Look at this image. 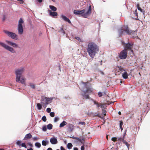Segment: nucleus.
Instances as JSON below:
<instances>
[{
  "label": "nucleus",
  "mask_w": 150,
  "mask_h": 150,
  "mask_svg": "<svg viewBox=\"0 0 150 150\" xmlns=\"http://www.w3.org/2000/svg\"><path fill=\"white\" fill-rule=\"evenodd\" d=\"M118 31L120 36H122V35H125V32H126L127 34L131 35L133 38L138 37L137 33V30L135 31L130 30L127 25L120 28L118 29Z\"/></svg>",
  "instance_id": "f257e3e1"
},
{
  "label": "nucleus",
  "mask_w": 150,
  "mask_h": 150,
  "mask_svg": "<svg viewBox=\"0 0 150 150\" xmlns=\"http://www.w3.org/2000/svg\"><path fill=\"white\" fill-rule=\"evenodd\" d=\"M99 47L98 46L93 42H89L88 46L87 51L90 56L92 58H93L96 54L99 51Z\"/></svg>",
  "instance_id": "f03ea898"
},
{
  "label": "nucleus",
  "mask_w": 150,
  "mask_h": 150,
  "mask_svg": "<svg viewBox=\"0 0 150 150\" xmlns=\"http://www.w3.org/2000/svg\"><path fill=\"white\" fill-rule=\"evenodd\" d=\"M25 71V68L24 67H21L16 69L15 71V74L16 75V82L21 83L22 84H25V79L23 78H21L22 74Z\"/></svg>",
  "instance_id": "7ed1b4c3"
},
{
  "label": "nucleus",
  "mask_w": 150,
  "mask_h": 150,
  "mask_svg": "<svg viewBox=\"0 0 150 150\" xmlns=\"http://www.w3.org/2000/svg\"><path fill=\"white\" fill-rule=\"evenodd\" d=\"M52 100L53 98H52L42 97L41 99V103L43 107L46 108L48 104L52 101Z\"/></svg>",
  "instance_id": "20e7f679"
},
{
  "label": "nucleus",
  "mask_w": 150,
  "mask_h": 150,
  "mask_svg": "<svg viewBox=\"0 0 150 150\" xmlns=\"http://www.w3.org/2000/svg\"><path fill=\"white\" fill-rule=\"evenodd\" d=\"M24 21L23 19L20 18L18 21L17 27L18 33L20 35H22L23 33V26L22 25Z\"/></svg>",
  "instance_id": "39448f33"
},
{
  "label": "nucleus",
  "mask_w": 150,
  "mask_h": 150,
  "mask_svg": "<svg viewBox=\"0 0 150 150\" xmlns=\"http://www.w3.org/2000/svg\"><path fill=\"white\" fill-rule=\"evenodd\" d=\"M86 11V10L83 9L81 10H79V14H82V16L84 18H86L87 16L90 15L91 13V6H89L87 11L84 13Z\"/></svg>",
  "instance_id": "423d86ee"
},
{
  "label": "nucleus",
  "mask_w": 150,
  "mask_h": 150,
  "mask_svg": "<svg viewBox=\"0 0 150 150\" xmlns=\"http://www.w3.org/2000/svg\"><path fill=\"white\" fill-rule=\"evenodd\" d=\"M0 46L12 53H16V51L14 48L6 45L4 43L0 42Z\"/></svg>",
  "instance_id": "0eeeda50"
},
{
  "label": "nucleus",
  "mask_w": 150,
  "mask_h": 150,
  "mask_svg": "<svg viewBox=\"0 0 150 150\" xmlns=\"http://www.w3.org/2000/svg\"><path fill=\"white\" fill-rule=\"evenodd\" d=\"M122 44L124 46L125 48L124 50H130L132 53H133V51L132 50L133 44L132 43H130L128 42L127 43H125L124 42H122Z\"/></svg>",
  "instance_id": "6e6552de"
},
{
  "label": "nucleus",
  "mask_w": 150,
  "mask_h": 150,
  "mask_svg": "<svg viewBox=\"0 0 150 150\" xmlns=\"http://www.w3.org/2000/svg\"><path fill=\"white\" fill-rule=\"evenodd\" d=\"M4 32L9 37L12 39L17 40L18 39V36L15 33L13 32H9L8 30H4Z\"/></svg>",
  "instance_id": "1a4fd4ad"
},
{
  "label": "nucleus",
  "mask_w": 150,
  "mask_h": 150,
  "mask_svg": "<svg viewBox=\"0 0 150 150\" xmlns=\"http://www.w3.org/2000/svg\"><path fill=\"white\" fill-rule=\"evenodd\" d=\"M81 83L84 85V86L86 88V90L84 91L85 93H88L90 94L93 91V89L92 88L87 87V84L90 83L88 82H84L83 81H82Z\"/></svg>",
  "instance_id": "9d476101"
},
{
  "label": "nucleus",
  "mask_w": 150,
  "mask_h": 150,
  "mask_svg": "<svg viewBox=\"0 0 150 150\" xmlns=\"http://www.w3.org/2000/svg\"><path fill=\"white\" fill-rule=\"evenodd\" d=\"M127 50L124 49L120 53L119 57L121 59H125L127 57Z\"/></svg>",
  "instance_id": "9b49d317"
},
{
  "label": "nucleus",
  "mask_w": 150,
  "mask_h": 150,
  "mask_svg": "<svg viewBox=\"0 0 150 150\" xmlns=\"http://www.w3.org/2000/svg\"><path fill=\"white\" fill-rule=\"evenodd\" d=\"M6 42L8 43V45H11L13 47L15 48H18V45L16 43H14L13 42H12L10 41L6 40Z\"/></svg>",
  "instance_id": "f8f14e48"
},
{
  "label": "nucleus",
  "mask_w": 150,
  "mask_h": 150,
  "mask_svg": "<svg viewBox=\"0 0 150 150\" xmlns=\"http://www.w3.org/2000/svg\"><path fill=\"white\" fill-rule=\"evenodd\" d=\"M68 130L70 132H71L74 129V125L71 124H69L67 125Z\"/></svg>",
  "instance_id": "ddd939ff"
},
{
  "label": "nucleus",
  "mask_w": 150,
  "mask_h": 150,
  "mask_svg": "<svg viewBox=\"0 0 150 150\" xmlns=\"http://www.w3.org/2000/svg\"><path fill=\"white\" fill-rule=\"evenodd\" d=\"M61 16L65 21L69 23L70 24L71 23V22L69 19L66 16L63 15H62Z\"/></svg>",
  "instance_id": "4468645a"
},
{
  "label": "nucleus",
  "mask_w": 150,
  "mask_h": 150,
  "mask_svg": "<svg viewBox=\"0 0 150 150\" xmlns=\"http://www.w3.org/2000/svg\"><path fill=\"white\" fill-rule=\"evenodd\" d=\"M83 93L81 94V95L83 96V99H88L89 98V95L86 94V93H85V91H83Z\"/></svg>",
  "instance_id": "2eb2a0df"
},
{
  "label": "nucleus",
  "mask_w": 150,
  "mask_h": 150,
  "mask_svg": "<svg viewBox=\"0 0 150 150\" xmlns=\"http://www.w3.org/2000/svg\"><path fill=\"white\" fill-rule=\"evenodd\" d=\"M50 15L52 17H54L57 15V13L55 11L52 12L51 10L49 11Z\"/></svg>",
  "instance_id": "dca6fc26"
},
{
  "label": "nucleus",
  "mask_w": 150,
  "mask_h": 150,
  "mask_svg": "<svg viewBox=\"0 0 150 150\" xmlns=\"http://www.w3.org/2000/svg\"><path fill=\"white\" fill-rule=\"evenodd\" d=\"M32 137V135L30 133H29L26 135L24 139L25 140H28L31 138Z\"/></svg>",
  "instance_id": "f3484780"
},
{
  "label": "nucleus",
  "mask_w": 150,
  "mask_h": 150,
  "mask_svg": "<svg viewBox=\"0 0 150 150\" xmlns=\"http://www.w3.org/2000/svg\"><path fill=\"white\" fill-rule=\"evenodd\" d=\"M67 124V122L65 121H63L59 125L60 127H64Z\"/></svg>",
  "instance_id": "a211bd4d"
},
{
  "label": "nucleus",
  "mask_w": 150,
  "mask_h": 150,
  "mask_svg": "<svg viewBox=\"0 0 150 150\" xmlns=\"http://www.w3.org/2000/svg\"><path fill=\"white\" fill-rule=\"evenodd\" d=\"M50 8L52 11H55L57 10V8L53 6L50 5Z\"/></svg>",
  "instance_id": "6ab92c4d"
},
{
  "label": "nucleus",
  "mask_w": 150,
  "mask_h": 150,
  "mask_svg": "<svg viewBox=\"0 0 150 150\" xmlns=\"http://www.w3.org/2000/svg\"><path fill=\"white\" fill-rule=\"evenodd\" d=\"M117 70H118V71L123 72L125 71L124 69L121 67H118L117 68Z\"/></svg>",
  "instance_id": "aec40b11"
},
{
  "label": "nucleus",
  "mask_w": 150,
  "mask_h": 150,
  "mask_svg": "<svg viewBox=\"0 0 150 150\" xmlns=\"http://www.w3.org/2000/svg\"><path fill=\"white\" fill-rule=\"evenodd\" d=\"M123 77L125 79L128 78V74L127 72H125L122 75Z\"/></svg>",
  "instance_id": "412c9836"
},
{
  "label": "nucleus",
  "mask_w": 150,
  "mask_h": 150,
  "mask_svg": "<svg viewBox=\"0 0 150 150\" xmlns=\"http://www.w3.org/2000/svg\"><path fill=\"white\" fill-rule=\"evenodd\" d=\"M73 145L71 143H68L67 145V147L68 149H70L72 148Z\"/></svg>",
  "instance_id": "4be33fe9"
},
{
  "label": "nucleus",
  "mask_w": 150,
  "mask_h": 150,
  "mask_svg": "<svg viewBox=\"0 0 150 150\" xmlns=\"http://www.w3.org/2000/svg\"><path fill=\"white\" fill-rule=\"evenodd\" d=\"M38 109L39 110H40L42 108V105L39 103H38L37 105Z\"/></svg>",
  "instance_id": "5701e85b"
},
{
  "label": "nucleus",
  "mask_w": 150,
  "mask_h": 150,
  "mask_svg": "<svg viewBox=\"0 0 150 150\" xmlns=\"http://www.w3.org/2000/svg\"><path fill=\"white\" fill-rule=\"evenodd\" d=\"M52 125L51 124H49L47 125V128L49 129H52Z\"/></svg>",
  "instance_id": "b1692460"
},
{
  "label": "nucleus",
  "mask_w": 150,
  "mask_h": 150,
  "mask_svg": "<svg viewBox=\"0 0 150 150\" xmlns=\"http://www.w3.org/2000/svg\"><path fill=\"white\" fill-rule=\"evenodd\" d=\"M120 129L122 130L123 129V128L122 127V126L123 125V122L122 121V120L120 121Z\"/></svg>",
  "instance_id": "393cba45"
},
{
  "label": "nucleus",
  "mask_w": 150,
  "mask_h": 150,
  "mask_svg": "<svg viewBox=\"0 0 150 150\" xmlns=\"http://www.w3.org/2000/svg\"><path fill=\"white\" fill-rule=\"evenodd\" d=\"M137 6L138 10H139L141 12H143V10L140 7L139 5V4H137Z\"/></svg>",
  "instance_id": "a878e982"
},
{
  "label": "nucleus",
  "mask_w": 150,
  "mask_h": 150,
  "mask_svg": "<svg viewBox=\"0 0 150 150\" xmlns=\"http://www.w3.org/2000/svg\"><path fill=\"white\" fill-rule=\"evenodd\" d=\"M29 85L33 89H35V85L32 84V83H30Z\"/></svg>",
  "instance_id": "bb28decb"
},
{
  "label": "nucleus",
  "mask_w": 150,
  "mask_h": 150,
  "mask_svg": "<svg viewBox=\"0 0 150 150\" xmlns=\"http://www.w3.org/2000/svg\"><path fill=\"white\" fill-rule=\"evenodd\" d=\"M35 146L38 148H40L41 147V144L39 142H36L35 144Z\"/></svg>",
  "instance_id": "cd10ccee"
},
{
  "label": "nucleus",
  "mask_w": 150,
  "mask_h": 150,
  "mask_svg": "<svg viewBox=\"0 0 150 150\" xmlns=\"http://www.w3.org/2000/svg\"><path fill=\"white\" fill-rule=\"evenodd\" d=\"M75 39H76V40H78L79 41V42H83V41H82V40L79 37H75Z\"/></svg>",
  "instance_id": "c85d7f7f"
},
{
  "label": "nucleus",
  "mask_w": 150,
  "mask_h": 150,
  "mask_svg": "<svg viewBox=\"0 0 150 150\" xmlns=\"http://www.w3.org/2000/svg\"><path fill=\"white\" fill-rule=\"evenodd\" d=\"M74 13L75 15H79V10H74Z\"/></svg>",
  "instance_id": "c756f323"
},
{
  "label": "nucleus",
  "mask_w": 150,
  "mask_h": 150,
  "mask_svg": "<svg viewBox=\"0 0 150 150\" xmlns=\"http://www.w3.org/2000/svg\"><path fill=\"white\" fill-rule=\"evenodd\" d=\"M59 32L62 33L63 34H64L65 33V32L64 30H63V29L62 28L60 29V30L59 31Z\"/></svg>",
  "instance_id": "7c9ffc66"
},
{
  "label": "nucleus",
  "mask_w": 150,
  "mask_h": 150,
  "mask_svg": "<svg viewBox=\"0 0 150 150\" xmlns=\"http://www.w3.org/2000/svg\"><path fill=\"white\" fill-rule=\"evenodd\" d=\"M48 143V141H42V144L44 146H45Z\"/></svg>",
  "instance_id": "2f4dec72"
},
{
  "label": "nucleus",
  "mask_w": 150,
  "mask_h": 150,
  "mask_svg": "<svg viewBox=\"0 0 150 150\" xmlns=\"http://www.w3.org/2000/svg\"><path fill=\"white\" fill-rule=\"evenodd\" d=\"M42 119L44 122H46L47 120L46 117L45 116H43L42 117Z\"/></svg>",
  "instance_id": "473e14b6"
},
{
  "label": "nucleus",
  "mask_w": 150,
  "mask_h": 150,
  "mask_svg": "<svg viewBox=\"0 0 150 150\" xmlns=\"http://www.w3.org/2000/svg\"><path fill=\"white\" fill-rule=\"evenodd\" d=\"M123 142H124V143L125 144V145L127 146L128 148L129 149V144L127 142H126V141H123Z\"/></svg>",
  "instance_id": "72a5a7b5"
},
{
  "label": "nucleus",
  "mask_w": 150,
  "mask_h": 150,
  "mask_svg": "<svg viewBox=\"0 0 150 150\" xmlns=\"http://www.w3.org/2000/svg\"><path fill=\"white\" fill-rule=\"evenodd\" d=\"M54 115H55V113L53 112H50V115L52 117H54Z\"/></svg>",
  "instance_id": "f704fd0d"
},
{
  "label": "nucleus",
  "mask_w": 150,
  "mask_h": 150,
  "mask_svg": "<svg viewBox=\"0 0 150 150\" xmlns=\"http://www.w3.org/2000/svg\"><path fill=\"white\" fill-rule=\"evenodd\" d=\"M134 13L135 14V15L136 16H137V18H136V20H138V14L137 13V9H136L135 11V12H134Z\"/></svg>",
  "instance_id": "c9c22d12"
},
{
  "label": "nucleus",
  "mask_w": 150,
  "mask_h": 150,
  "mask_svg": "<svg viewBox=\"0 0 150 150\" xmlns=\"http://www.w3.org/2000/svg\"><path fill=\"white\" fill-rule=\"evenodd\" d=\"M50 141H57V139L56 137H53L51 138Z\"/></svg>",
  "instance_id": "e433bc0d"
},
{
  "label": "nucleus",
  "mask_w": 150,
  "mask_h": 150,
  "mask_svg": "<svg viewBox=\"0 0 150 150\" xmlns=\"http://www.w3.org/2000/svg\"><path fill=\"white\" fill-rule=\"evenodd\" d=\"M98 95L99 97H101L103 96V93L100 92L98 93Z\"/></svg>",
  "instance_id": "4c0bfd02"
},
{
  "label": "nucleus",
  "mask_w": 150,
  "mask_h": 150,
  "mask_svg": "<svg viewBox=\"0 0 150 150\" xmlns=\"http://www.w3.org/2000/svg\"><path fill=\"white\" fill-rule=\"evenodd\" d=\"M42 130L44 131H46L47 129L46 127L45 126H44L42 127Z\"/></svg>",
  "instance_id": "58836bf2"
},
{
  "label": "nucleus",
  "mask_w": 150,
  "mask_h": 150,
  "mask_svg": "<svg viewBox=\"0 0 150 150\" xmlns=\"http://www.w3.org/2000/svg\"><path fill=\"white\" fill-rule=\"evenodd\" d=\"M21 146L22 147H24L25 148H27V146L25 145V143H23L21 144Z\"/></svg>",
  "instance_id": "ea45409f"
},
{
  "label": "nucleus",
  "mask_w": 150,
  "mask_h": 150,
  "mask_svg": "<svg viewBox=\"0 0 150 150\" xmlns=\"http://www.w3.org/2000/svg\"><path fill=\"white\" fill-rule=\"evenodd\" d=\"M51 111V109L50 108H47V112L48 113H50Z\"/></svg>",
  "instance_id": "a19ab883"
},
{
  "label": "nucleus",
  "mask_w": 150,
  "mask_h": 150,
  "mask_svg": "<svg viewBox=\"0 0 150 150\" xmlns=\"http://www.w3.org/2000/svg\"><path fill=\"white\" fill-rule=\"evenodd\" d=\"M85 124H86L85 123V122H79V125L81 124V125H85Z\"/></svg>",
  "instance_id": "79ce46f5"
},
{
  "label": "nucleus",
  "mask_w": 150,
  "mask_h": 150,
  "mask_svg": "<svg viewBox=\"0 0 150 150\" xmlns=\"http://www.w3.org/2000/svg\"><path fill=\"white\" fill-rule=\"evenodd\" d=\"M52 144H56L57 143V141H50Z\"/></svg>",
  "instance_id": "37998d69"
},
{
  "label": "nucleus",
  "mask_w": 150,
  "mask_h": 150,
  "mask_svg": "<svg viewBox=\"0 0 150 150\" xmlns=\"http://www.w3.org/2000/svg\"><path fill=\"white\" fill-rule=\"evenodd\" d=\"M59 118L58 117H55L54 118V122H56L58 121Z\"/></svg>",
  "instance_id": "c03bdc74"
},
{
  "label": "nucleus",
  "mask_w": 150,
  "mask_h": 150,
  "mask_svg": "<svg viewBox=\"0 0 150 150\" xmlns=\"http://www.w3.org/2000/svg\"><path fill=\"white\" fill-rule=\"evenodd\" d=\"M16 144L19 146H20L21 144V141H17L16 142Z\"/></svg>",
  "instance_id": "a18cd8bd"
},
{
  "label": "nucleus",
  "mask_w": 150,
  "mask_h": 150,
  "mask_svg": "<svg viewBox=\"0 0 150 150\" xmlns=\"http://www.w3.org/2000/svg\"><path fill=\"white\" fill-rule=\"evenodd\" d=\"M112 141H117V138L116 137H112L111 139Z\"/></svg>",
  "instance_id": "49530a36"
},
{
  "label": "nucleus",
  "mask_w": 150,
  "mask_h": 150,
  "mask_svg": "<svg viewBox=\"0 0 150 150\" xmlns=\"http://www.w3.org/2000/svg\"><path fill=\"white\" fill-rule=\"evenodd\" d=\"M18 1H20V4H23L24 3V1L23 0H17Z\"/></svg>",
  "instance_id": "de8ad7c7"
},
{
  "label": "nucleus",
  "mask_w": 150,
  "mask_h": 150,
  "mask_svg": "<svg viewBox=\"0 0 150 150\" xmlns=\"http://www.w3.org/2000/svg\"><path fill=\"white\" fill-rule=\"evenodd\" d=\"M85 148L83 145L81 147V150H84Z\"/></svg>",
  "instance_id": "09e8293b"
},
{
  "label": "nucleus",
  "mask_w": 150,
  "mask_h": 150,
  "mask_svg": "<svg viewBox=\"0 0 150 150\" xmlns=\"http://www.w3.org/2000/svg\"><path fill=\"white\" fill-rule=\"evenodd\" d=\"M38 137H34V138H33V140H38Z\"/></svg>",
  "instance_id": "8fccbe9b"
},
{
  "label": "nucleus",
  "mask_w": 150,
  "mask_h": 150,
  "mask_svg": "<svg viewBox=\"0 0 150 150\" xmlns=\"http://www.w3.org/2000/svg\"><path fill=\"white\" fill-rule=\"evenodd\" d=\"M61 150H65L63 146H61L60 147Z\"/></svg>",
  "instance_id": "3c124183"
},
{
  "label": "nucleus",
  "mask_w": 150,
  "mask_h": 150,
  "mask_svg": "<svg viewBox=\"0 0 150 150\" xmlns=\"http://www.w3.org/2000/svg\"><path fill=\"white\" fill-rule=\"evenodd\" d=\"M100 103H97V104L96 105L98 107H100Z\"/></svg>",
  "instance_id": "603ef678"
},
{
  "label": "nucleus",
  "mask_w": 150,
  "mask_h": 150,
  "mask_svg": "<svg viewBox=\"0 0 150 150\" xmlns=\"http://www.w3.org/2000/svg\"><path fill=\"white\" fill-rule=\"evenodd\" d=\"M100 107L101 108H102L103 107V105L101 104V103L100 104Z\"/></svg>",
  "instance_id": "864d4df0"
},
{
  "label": "nucleus",
  "mask_w": 150,
  "mask_h": 150,
  "mask_svg": "<svg viewBox=\"0 0 150 150\" xmlns=\"http://www.w3.org/2000/svg\"><path fill=\"white\" fill-rule=\"evenodd\" d=\"M93 102L94 103V104L96 105L98 103L97 102H96L95 101H93Z\"/></svg>",
  "instance_id": "5fc2aeb1"
},
{
  "label": "nucleus",
  "mask_w": 150,
  "mask_h": 150,
  "mask_svg": "<svg viewBox=\"0 0 150 150\" xmlns=\"http://www.w3.org/2000/svg\"><path fill=\"white\" fill-rule=\"evenodd\" d=\"M74 150H78V149L77 148L74 147Z\"/></svg>",
  "instance_id": "6e6d98bb"
},
{
  "label": "nucleus",
  "mask_w": 150,
  "mask_h": 150,
  "mask_svg": "<svg viewBox=\"0 0 150 150\" xmlns=\"http://www.w3.org/2000/svg\"><path fill=\"white\" fill-rule=\"evenodd\" d=\"M102 110L103 113H104L105 112V110H104V109H103Z\"/></svg>",
  "instance_id": "4d7b16f0"
},
{
  "label": "nucleus",
  "mask_w": 150,
  "mask_h": 150,
  "mask_svg": "<svg viewBox=\"0 0 150 150\" xmlns=\"http://www.w3.org/2000/svg\"><path fill=\"white\" fill-rule=\"evenodd\" d=\"M37 1L40 3H41L42 1V0H37Z\"/></svg>",
  "instance_id": "13d9d810"
},
{
  "label": "nucleus",
  "mask_w": 150,
  "mask_h": 150,
  "mask_svg": "<svg viewBox=\"0 0 150 150\" xmlns=\"http://www.w3.org/2000/svg\"><path fill=\"white\" fill-rule=\"evenodd\" d=\"M28 144L30 146H32V144L30 143H29Z\"/></svg>",
  "instance_id": "bf43d9fd"
},
{
  "label": "nucleus",
  "mask_w": 150,
  "mask_h": 150,
  "mask_svg": "<svg viewBox=\"0 0 150 150\" xmlns=\"http://www.w3.org/2000/svg\"><path fill=\"white\" fill-rule=\"evenodd\" d=\"M47 150H52V149L51 148H49L47 149Z\"/></svg>",
  "instance_id": "052dcab7"
},
{
  "label": "nucleus",
  "mask_w": 150,
  "mask_h": 150,
  "mask_svg": "<svg viewBox=\"0 0 150 150\" xmlns=\"http://www.w3.org/2000/svg\"><path fill=\"white\" fill-rule=\"evenodd\" d=\"M108 135H106V138L107 139V140H108Z\"/></svg>",
  "instance_id": "680f3d73"
},
{
  "label": "nucleus",
  "mask_w": 150,
  "mask_h": 150,
  "mask_svg": "<svg viewBox=\"0 0 150 150\" xmlns=\"http://www.w3.org/2000/svg\"><path fill=\"white\" fill-rule=\"evenodd\" d=\"M118 114L119 115H121V112H120V111H119L118 112Z\"/></svg>",
  "instance_id": "e2e57ef3"
},
{
  "label": "nucleus",
  "mask_w": 150,
  "mask_h": 150,
  "mask_svg": "<svg viewBox=\"0 0 150 150\" xmlns=\"http://www.w3.org/2000/svg\"><path fill=\"white\" fill-rule=\"evenodd\" d=\"M119 139L120 140V141H123V139L122 138H120V139Z\"/></svg>",
  "instance_id": "0e129e2a"
},
{
  "label": "nucleus",
  "mask_w": 150,
  "mask_h": 150,
  "mask_svg": "<svg viewBox=\"0 0 150 150\" xmlns=\"http://www.w3.org/2000/svg\"><path fill=\"white\" fill-rule=\"evenodd\" d=\"M27 150H33V149L32 148H31L29 149H28Z\"/></svg>",
  "instance_id": "69168bd1"
},
{
  "label": "nucleus",
  "mask_w": 150,
  "mask_h": 150,
  "mask_svg": "<svg viewBox=\"0 0 150 150\" xmlns=\"http://www.w3.org/2000/svg\"><path fill=\"white\" fill-rule=\"evenodd\" d=\"M104 115L105 116L106 115V113H103Z\"/></svg>",
  "instance_id": "338daca9"
},
{
  "label": "nucleus",
  "mask_w": 150,
  "mask_h": 150,
  "mask_svg": "<svg viewBox=\"0 0 150 150\" xmlns=\"http://www.w3.org/2000/svg\"><path fill=\"white\" fill-rule=\"evenodd\" d=\"M53 1L55 2L56 1V0H52Z\"/></svg>",
  "instance_id": "774afa93"
}]
</instances>
